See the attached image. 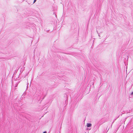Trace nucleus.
Wrapping results in <instances>:
<instances>
[{
	"label": "nucleus",
	"instance_id": "nucleus-3",
	"mask_svg": "<svg viewBox=\"0 0 133 133\" xmlns=\"http://www.w3.org/2000/svg\"><path fill=\"white\" fill-rule=\"evenodd\" d=\"M43 133H46V132L45 131V132H44Z\"/></svg>",
	"mask_w": 133,
	"mask_h": 133
},
{
	"label": "nucleus",
	"instance_id": "nucleus-4",
	"mask_svg": "<svg viewBox=\"0 0 133 133\" xmlns=\"http://www.w3.org/2000/svg\"><path fill=\"white\" fill-rule=\"evenodd\" d=\"M131 94L132 95H133V92H132Z\"/></svg>",
	"mask_w": 133,
	"mask_h": 133
},
{
	"label": "nucleus",
	"instance_id": "nucleus-2",
	"mask_svg": "<svg viewBox=\"0 0 133 133\" xmlns=\"http://www.w3.org/2000/svg\"><path fill=\"white\" fill-rule=\"evenodd\" d=\"M37 0H34V3H35Z\"/></svg>",
	"mask_w": 133,
	"mask_h": 133
},
{
	"label": "nucleus",
	"instance_id": "nucleus-1",
	"mask_svg": "<svg viewBox=\"0 0 133 133\" xmlns=\"http://www.w3.org/2000/svg\"><path fill=\"white\" fill-rule=\"evenodd\" d=\"M91 126V123H87V126L88 127H89Z\"/></svg>",
	"mask_w": 133,
	"mask_h": 133
}]
</instances>
